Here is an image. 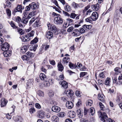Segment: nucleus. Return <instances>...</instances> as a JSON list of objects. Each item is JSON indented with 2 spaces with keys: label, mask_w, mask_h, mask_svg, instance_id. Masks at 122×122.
Masks as SVG:
<instances>
[{
  "label": "nucleus",
  "mask_w": 122,
  "mask_h": 122,
  "mask_svg": "<svg viewBox=\"0 0 122 122\" xmlns=\"http://www.w3.org/2000/svg\"><path fill=\"white\" fill-rule=\"evenodd\" d=\"M53 35V33L51 31H48L46 33V37L48 39H50L52 37Z\"/></svg>",
  "instance_id": "obj_13"
},
{
  "label": "nucleus",
  "mask_w": 122,
  "mask_h": 122,
  "mask_svg": "<svg viewBox=\"0 0 122 122\" xmlns=\"http://www.w3.org/2000/svg\"><path fill=\"white\" fill-rule=\"evenodd\" d=\"M77 16V15L75 13H72L70 15V17L71 18L74 19L75 17Z\"/></svg>",
  "instance_id": "obj_44"
},
{
  "label": "nucleus",
  "mask_w": 122,
  "mask_h": 122,
  "mask_svg": "<svg viewBox=\"0 0 122 122\" xmlns=\"http://www.w3.org/2000/svg\"><path fill=\"white\" fill-rule=\"evenodd\" d=\"M92 11L91 10V9H89L88 10L86 11L85 12H83V13L85 14L86 15H90V13Z\"/></svg>",
  "instance_id": "obj_38"
},
{
  "label": "nucleus",
  "mask_w": 122,
  "mask_h": 122,
  "mask_svg": "<svg viewBox=\"0 0 122 122\" xmlns=\"http://www.w3.org/2000/svg\"><path fill=\"white\" fill-rule=\"evenodd\" d=\"M80 33L79 31L78 30L76 29L73 30L72 34H74V36H77L79 35Z\"/></svg>",
  "instance_id": "obj_20"
},
{
  "label": "nucleus",
  "mask_w": 122,
  "mask_h": 122,
  "mask_svg": "<svg viewBox=\"0 0 122 122\" xmlns=\"http://www.w3.org/2000/svg\"><path fill=\"white\" fill-rule=\"evenodd\" d=\"M81 100H78V101L77 103H76V105L78 107H79L80 105L81 104Z\"/></svg>",
  "instance_id": "obj_62"
},
{
  "label": "nucleus",
  "mask_w": 122,
  "mask_h": 122,
  "mask_svg": "<svg viewBox=\"0 0 122 122\" xmlns=\"http://www.w3.org/2000/svg\"><path fill=\"white\" fill-rule=\"evenodd\" d=\"M69 58L68 57H64L62 60V63L63 64L67 63L69 61Z\"/></svg>",
  "instance_id": "obj_15"
},
{
  "label": "nucleus",
  "mask_w": 122,
  "mask_h": 122,
  "mask_svg": "<svg viewBox=\"0 0 122 122\" xmlns=\"http://www.w3.org/2000/svg\"><path fill=\"white\" fill-rule=\"evenodd\" d=\"M27 49L26 46L25 45L22 48L21 52H22L23 53H24L25 52Z\"/></svg>",
  "instance_id": "obj_40"
},
{
  "label": "nucleus",
  "mask_w": 122,
  "mask_h": 122,
  "mask_svg": "<svg viewBox=\"0 0 122 122\" xmlns=\"http://www.w3.org/2000/svg\"><path fill=\"white\" fill-rule=\"evenodd\" d=\"M61 99L63 102H66L67 100V97H61Z\"/></svg>",
  "instance_id": "obj_61"
},
{
  "label": "nucleus",
  "mask_w": 122,
  "mask_h": 122,
  "mask_svg": "<svg viewBox=\"0 0 122 122\" xmlns=\"http://www.w3.org/2000/svg\"><path fill=\"white\" fill-rule=\"evenodd\" d=\"M35 107H36L38 109H40L41 107L40 105L38 103H36L35 104Z\"/></svg>",
  "instance_id": "obj_58"
},
{
  "label": "nucleus",
  "mask_w": 122,
  "mask_h": 122,
  "mask_svg": "<svg viewBox=\"0 0 122 122\" xmlns=\"http://www.w3.org/2000/svg\"><path fill=\"white\" fill-rule=\"evenodd\" d=\"M29 6H31V8L33 10H35L36 8L37 5L36 4L33 2L29 4Z\"/></svg>",
  "instance_id": "obj_27"
},
{
  "label": "nucleus",
  "mask_w": 122,
  "mask_h": 122,
  "mask_svg": "<svg viewBox=\"0 0 122 122\" xmlns=\"http://www.w3.org/2000/svg\"><path fill=\"white\" fill-rule=\"evenodd\" d=\"M74 29V28L72 26L69 27L67 29V31L68 32H70Z\"/></svg>",
  "instance_id": "obj_59"
},
{
  "label": "nucleus",
  "mask_w": 122,
  "mask_h": 122,
  "mask_svg": "<svg viewBox=\"0 0 122 122\" xmlns=\"http://www.w3.org/2000/svg\"><path fill=\"white\" fill-rule=\"evenodd\" d=\"M34 33L35 32L33 30H32L30 32L28 33L27 35L28 37L29 36V38H30L31 37H33L34 36Z\"/></svg>",
  "instance_id": "obj_32"
},
{
  "label": "nucleus",
  "mask_w": 122,
  "mask_h": 122,
  "mask_svg": "<svg viewBox=\"0 0 122 122\" xmlns=\"http://www.w3.org/2000/svg\"><path fill=\"white\" fill-rule=\"evenodd\" d=\"M38 41V39L37 37H35L34 39L32 41L30 42L31 44H34L36 43Z\"/></svg>",
  "instance_id": "obj_31"
},
{
  "label": "nucleus",
  "mask_w": 122,
  "mask_h": 122,
  "mask_svg": "<svg viewBox=\"0 0 122 122\" xmlns=\"http://www.w3.org/2000/svg\"><path fill=\"white\" fill-rule=\"evenodd\" d=\"M40 78L41 80H44L46 79V76L44 73H41L40 75Z\"/></svg>",
  "instance_id": "obj_21"
},
{
  "label": "nucleus",
  "mask_w": 122,
  "mask_h": 122,
  "mask_svg": "<svg viewBox=\"0 0 122 122\" xmlns=\"http://www.w3.org/2000/svg\"><path fill=\"white\" fill-rule=\"evenodd\" d=\"M91 16L93 21H95L97 19L98 17V15L97 12L95 11L92 13Z\"/></svg>",
  "instance_id": "obj_4"
},
{
  "label": "nucleus",
  "mask_w": 122,
  "mask_h": 122,
  "mask_svg": "<svg viewBox=\"0 0 122 122\" xmlns=\"http://www.w3.org/2000/svg\"><path fill=\"white\" fill-rule=\"evenodd\" d=\"M89 112H90V113H91V114H94L95 113V109L94 108L91 107L88 110H87L86 109H85L84 111V114H89Z\"/></svg>",
  "instance_id": "obj_3"
},
{
  "label": "nucleus",
  "mask_w": 122,
  "mask_h": 122,
  "mask_svg": "<svg viewBox=\"0 0 122 122\" xmlns=\"http://www.w3.org/2000/svg\"><path fill=\"white\" fill-rule=\"evenodd\" d=\"M64 9L65 11L69 12L71 10L70 6L68 4H66L64 7Z\"/></svg>",
  "instance_id": "obj_30"
},
{
  "label": "nucleus",
  "mask_w": 122,
  "mask_h": 122,
  "mask_svg": "<svg viewBox=\"0 0 122 122\" xmlns=\"http://www.w3.org/2000/svg\"><path fill=\"white\" fill-rule=\"evenodd\" d=\"M93 103L92 101L91 100H89L87 101L86 102V105L87 106H90Z\"/></svg>",
  "instance_id": "obj_29"
},
{
  "label": "nucleus",
  "mask_w": 122,
  "mask_h": 122,
  "mask_svg": "<svg viewBox=\"0 0 122 122\" xmlns=\"http://www.w3.org/2000/svg\"><path fill=\"white\" fill-rule=\"evenodd\" d=\"M63 13L66 16L68 17H69L70 16V15L66 12L63 11Z\"/></svg>",
  "instance_id": "obj_63"
},
{
  "label": "nucleus",
  "mask_w": 122,
  "mask_h": 122,
  "mask_svg": "<svg viewBox=\"0 0 122 122\" xmlns=\"http://www.w3.org/2000/svg\"><path fill=\"white\" fill-rule=\"evenodd\" d=\"M28 21V18H23L21 20V22L24 24H26Z\"/></svg>",
  "instance_id": "obj_36"
},
{
  "label": "nucleus",
  "mask_w": 122,
  "mask_h": 122,
  "mask_svg": "<svg viewBox=\"0 0 122 122\" xmlns=\"http://www.w3.org/2000/svg\"><path fill=\"white\" fill-rule=\"evenodd\" d=\"M15 107L14 105H13L10 109L9 113L10 114H14V113L15 109Z\"/></svg>",
  "instance_id": "obj_23"
},
{
  "label": "nucleus",
  "mask_w": 122,
  "mask_h": 122,
  "mask_svg": "<svg viewBox=\"0 0 122 122\" xmlns=\"http://www.w3.org/2000/svg\"><path fill=\"white\" fill-rule=\"evenodd\" d=\"M21 20V19L19 16H17L15 19V21L18 23H19Z\"/></svg>",
  "instance_id": "obj_51"
},
{
  "label": "nucleus",
  "mask_w": 122,
  "mask_h": 122,
  "mask_svg": "<svg viewBox=\"0 0 122 122\" xmlns=\"http://www.w3.org/2000/svg\"><path fill=\"white\" fill-rule=\"evenodd\" d=\"M83 27L85 30H89L91 28L92 26L91 25H84L83 26Z\"/></svg>",
  "instance_id": "obj_26"
},
{
  "label": "nucleus",
  "mask_w": 122,
  "mask_h": 122,
  "mask_svg": "<svg viewBox=\"0 0 122 122\" xmlns=\"http://www.w3.org/2000/svg\"><path fill=\"white\" fill-rule=\"evenodd\" d=\"M66 106L68 108L71 109L73 107L74 104L71 101H69L66 102Z\"/></svg>",
  "instance_id": "obj_10"
},
{
  "label": "nucleus",
  "mask_w": 122,
  "mask_h": 122,
  "mask_svg": "<svg viewBox=\"0 0 122 122\" xmlns=\"http://www.w3.org/2000/svg\"><path fill=\"white\" fill-rule=\"evenodd\" d=\"M1 101L0 106L2 107H5L7 102V101L4 98L2 99L1 100Z\"/></svg>",
  "instance_id": "obj_9"
},
{
  "label": "nucleus",
  "mask_w": 122,
  "mask_h": 122,
  "mask_svg": "<svg viewBox=\"0 0 122 122\" xmlns=\"http://www.w3.org/2000/svg\"><path fill=\"white\" fill-rule=\"evenodd\" d=\"M51 30L54 32H56L57 31V29L56 27L54 25H52L51 29Z\"/></svg>",
  "instance_id": "obj_42"
},
{
  "label": "nucleus",
  "mask_w": 122,
  "mask_h": 122,
  "mask_svg": "<svg viewBox=\"0 0 122 122\" xmlns=\"http://www.w3.org/2000/svg\"><path fill=\"white\" fill-rule=\"evenodd\" d=\"M83 28H81L79 29V32L81 34H82L85 32V30Z\"/></svg>",
  "instance_id": "obj_50"
},
{
  "label": "nucleus",
  "mask_w": 122,
  "mask_h": 122,
  "mask_svg": "<svg viewBox=\"0 0 122 122\" xmlns=\"http://www.w3.org/2000/svg\"><path fill=\"white\" fill-rule=\"evenodd\" d=\"M72 7L75 9H77L79 6L76 3L74 2H73L72 3Z\"/></svg>",
  "instance_id": "obj_35"
},
{
  "label": "nucleus",
  "mask_w": 122,
  "mask_h": 122,
  "mask_svg": "<svg viewBox=\"0 0 122 122\" xmlns=\"http://www.w3.org/2000/svg\"><path fill=\"white\" fill-rule=\"evenodd\" d=\"M33 80L32 79H29L26 83L27 86L28 87L32 86L33 85Z\"/></svg>",
  "instance_id": "obj_22"
},
{
  "label": "nucleus",
  "mask_w": 122,
  "mask_h": 122,
  "mask_svg": "<svg viewBox=\"0 0 122 122\" xmlns=\"http://www.w3.org/2000/svg\"><path fill=\"white\" fill-rule=\"evenodd\" d=\"M1 46V49L3 51H8L10 47L9 44L7 43H5Z\"/></svg>",
  "instance_id": "obj_2"
},
{
  "label": "nucleus",
  "mask_w": 122,
  "mask_h": 122,
  "mask_svg": "<svg viewBox=\"0 0 122 122\" xmlns=\"http://www.w3.org/2000/svg\"><path fill=\"white\" fill-rule=\"evenodd\" d=\"M52 110L54 112H58L61 110L60 108L57 106H53L51 108Z\"/></svg>",
  "instance_id": "obj_11"
},
{
  "label": "nucleus",
  "mask_w": 122,
  "mask_h": 122,
  "mask_svg": "<svg viewBox=\"0 0 122 122\" xmlns=\"http://www.w3.org/2000/svg\"><path fill=\"white\" fill-rule=\"evenodd\" d=\"M37 14L36 12L35 11H33L30 12L29 14L27 16L28 18L30 19L32 17L34 16Z\"/></svg>",
  "instance_id": "obj_17"
},
{
  "label": "nucleus",
  "mask_w": 122,
  "mask_h": 122,
  "mask_svg": "<svg viewBox=\"0 0 122 122\" xmlns=\"http://www.w3.org/2000/svg\"><path fill=\"white\" fill-rule=\"evenodd\" d=\"M44 84L45 86L46 87L48 86H50V83L48 81H44Z\"/></svg>",
  "instance_id": "obj_48"
},
{
  "label": "nucleus",
  "mask_w": 122,
  "mask_h": 122,
  "mask_svg": "<svg viewBox=\"0 0 122 122\" xmlns=\"http://www.w3.org/2000/svg\"><path fill=\"white\" fill-rule=\"evenodd\" d=\"M82 111L81 109H78L77 110L76 113L77 114H82Z\"/></svg>",
  "instance_id": "obj_64"
},
{
  "label": "nucleus",
  "mask_w": 122,
  "mask_h": 122,
  "mask_svg": "<svg viewBox=\"0 0 122 122\" xmlns=\"http://www.w3.org/2000/svg\"><path fill=\"white\" fill-rule=\"evenodd\" d=\"M38 45L37 44L34 45V46L32 45L30 47V49L31 51H35Z\"/></svg>",
  "instance_id": "obj_28"
},
{
  "label": "nucleus",
  "mask_w": 122,
  "mask_h": 122,
  "mask_svg": "<svg viewBox=\"0 0 122 122\" xmlns=\"http://www.w3.org/2000/svg\"><path fill=\"white\" fill-rule=\"evenodd\" d=\"M30 39L29 37H28L27 35H24L22 37V40L24 42H26L29 41Z\"/></svg>",
  "instance_id": "obj_12"
},
{
  "label": "nucleus",
  "mask_w": 122,
  "mask_h": 122,
  "mask_svg": "<svg viewBox=\"0 0 122 122\" xmlns=\"http://www.w3.org/2000/svg\"><path fill=\"white\" fill-rule=\"evenodd\" d=\"M38 94L39 96L42 97L44 95V92L41 91H39Z\"/></svg>",
  "instance_id": "obj_57"
},
{
  "label": "nucleus",
  "mask_w": 122,
  "mask_h": 122,
  "mask_svg": "<svg viewBox=\"0 0 122 122\" xmlns=\"http://www.w3.org/2000/svg\"><path fill=\"white\" fill-rule=\"evenodd\" d=\"M76 68H78L81 69V67H82V65L79 62L77 63L76 65Z\"/></svg>",
  "instance_id": "obj_52"
},
{
  "label": "nucleus",
  "mask_w": 122,
  "mask_h": 122,
  "mask_svg": "<svg viewBox=\"0 0 122 122\" xmlns=\"http://www.w3.org/2000/svg\"><path fill=\"white\" fill-rule=\"evenodd\" d=\"M72 91L71 90H67L66 92V95L68 97H71L73 95Z\"/></svg>",
  "instance_id": "obj_25"
},
{
  "label": "nucleus",
  "mask_w": 122,
  "mask_h": 122,
  "mask_svg": "<svg viewBox=\"0 0 122 122\" xmlns=\"http://www.w3.org/2000/svg\"><path fill=\"white\" fill-rule=\"evenodd\" d=\"M51 2L54 3L55 4L57 7H58V5L57 1L56 0H51Z\"/></svg>",
  "instance_id": "obj_54"
},
{
  "label": "nucleus",
  "mask_w": 122,
  "mask_h": 122,
  "mask_svg": "<svg viewBox=\"0 0 122 122\" xmlns=\"http://www.w3.org/2000/svg\"><path fill=\"white\" fill-rule=\"evenodd\" d=\"M18 31L21 35L23 34L24 32V31L22 29L20 28H18Z\"/></svg>",
  "instance_id": "obj_45"
},
{
  "label": "nucleus",
  "mask_w": 122,
  "mask_h": 122,
  "mask_svg": "<svg viewBox=\"0 0 122 122\" xmlns=\"http://www.w3.org/2000/svg\"><path fill=\"white\" fill-rule=\"evenodd\" d=\"M14 120L16 122H22L23 119L20 116L17 115L15 117H13Z\"/></svg>",
  "instance_id": "obj_7"
},
{
  "label": "nucleus",
  "mask_w": 122,
  "mask_h": 122,
  "mask_svg": "<svg viewBox=\"0 0 122 122\" xmlns=\"http://www.w3.org/2000/svg\"><path fill=\"white\" fill-rule=\"evenodd\" d=\"M111 78H110L107 77V78L105 82V84L106 85H109L111 82Z\"/></svg>",
  "instance_id": "obj_24"
},
{
  "label": "nucleus",
  "mask_w": 122,
  "mask_h": 122,
  "mask_svg": "<svg viewBox=\"0 0 122 122\" xmlns=\"http://www.w3.org/2000/svg\"><path fill=\"white\" fill-rule=\"evenodd\" d=\"M3 53L4 56L5 57L10 56L11 55V52L10 51H4Z\"/></svg>",
  "instance_id": "obj_14"
},
{
  "label": "nucleus",
  "mask_w": 122,
  "mask_h": 122,
  "mask_svg": "<svg viewBox=\"0 0 122 122\" xmlns=\"http://www.w3.org/2000/svg\"><path fill=\"white\" fill-rule=\"evenodd\" d=\"M10 24L11 26L14 28H17V26H16L14 24L13 22L11 21L10 23Z\"/></svg>",
  "instance_id": "obj_55"
},
{
  "label": "nucleus",
  "mask_w": 122,
  "mask_h": 122,
  "mask_svg": "<svg viewBox=\"0 0 122 122\" xmlns=\"http://www.w3.org/2000/svg\"><path fill=\"white\" fill-rule=\"evenodd\" d=\"M29 112L30 113H33L35 112V110L33 108H31L30 109Z\"/></svg>",
  "instance_id": "obj_56"
},
{
  "label": "nucleus",
  "mask_w": 122,
  "mask_h": 122,
  "mask_svg": "<svg viewBox=\"0 0 122 122\" xmlns=\"http://www.w3.org/2000/svg\"><path fill=\"white\" fill-rule=\"evenodd\" d=\"M86 20L87 22L91 23L92 21H94L93 19H92V18L90 16V17H88L86 19Z\"/></svg>",
  "instance_id": "obj_41"
},
{
  "label": "nucleus",
  "mask_w": 122,
  "mask_h": 122,
  "mask_svg": "<svg viewBox=\"0 0 122 122\" xmlns=\"http://www.w3.org/2000/svg\"><path fill=\"white\" fill-rule=\"evenodd\" d=\"M81 92L78 91H76V96L78 97H80L81 96Z\"/></svg>",
  "instance_id": "obj_53"
},
{
  "label": "nucleus",
  "mask_w": 122,
  "mask_h": 122,
  "mask_svg": "<svg viewBox=\"0 0 122 122\" xmlns=\"http://www.w3.org/2000/svg\"><path fill=\"white\" fill-rule=\"evenodd\" d=\"M54 23L56 24H61L63 23V20L60 16H58L55 18L54 19Z\"/></svg>",
  "instance_id": "obj_1"
},
{
  "label": "nucleus",
  "mask_w": 122,
  "mask_h": 122,
  "mask_svg": "<svg viewBox=\"0 0 122 122\" xmlns=\"http://www.w3.org/2000/svg\"><path fill=\"white\" fill-rule=\"evenodd\" d=\"M51 119L53 122H58L59 121V118L56 116H53L51 118Z\"/></svg>",
  "instance_id": "obj_19"
},
{
  "label": "nucleus",
  "mask_w": 122,
  "mask_h": 122,
  "mask_svg": "<svg viewBox=\"0 0 122 122\" xmlns=\"http://www.w3.org/2000/svg\"><path fill=\"white\" fill-rule=\"evenodd\" d=\"M117 102H119L122 101V96L120 95L117 97Z\"/></svg>",
  "instance_id": "obj_39"
},
{
  "label": "nucleus",
  "mask_w": 122,
  "mask_h": 122,
  "mask_svg": "<svg viewBox=\"0 0 122 122\" xmlns=\"http://www.w3.org/2000/svg\"><path fill=\"white\" fill-rule=\"evenodd\" d=\"M91 7L93 10L97 11L99 9V5L98 3H97L96 4L92 5Z\"/></svg>",
  "instance_id": "obj_5"
},
{
  "label": "nucleus",
  "mask_w": 122,
  "mask_h": 122,
  "mask_svg": "<svg viewBox=\"0 0 122 122\" xmlns=\"http://www.w3.org/2000/svg\"><path fill=\"white\" fill-rule=\"evenodd\" d=\"M26 54L28 57H32L34 56V54L33 53L29 51L27 52Z\"/></svg>",
  "instance_id": "obj_34"
},
{
  "label": "nucleus",
  "mask_w": 122,
  "mask_h": 122,
  "mask_svg": "<svg viewBox=\"0 0 122 122\" xmlns=\"http://www.w3.org/2000/svg\"><path fill=\"white\" fill-rule=\"evenodd\" d=\"M6 12L8 16H11V11L10 9H7Z\"/></svg>",
  "instance_id": "obj_46"
},
{
  "label": "nucleus",
  "mask_w": 122,
  "mask_h": 122,
  "mask_svg": "<svg viewBox=\"0 0 122 122\" xmlns=\"http://www.w3.org/2000/svg\"><path fill=\"white\" fill-rule=\"evenodd\" d=\"M22 6L21 5H19L15 9L16 12H20L21 13L22 12Z\"/></svg>",
  "instance_id": "obj_16"
},
{
  "label": "nucleus",
  "mask_w": 122,
  "mask_h": 122,
  "mask_svg": "<svg viewBox=\"0 0 122 122\" xmlns=\"http://www.w3.org/2000/svg\"><path fill=\"white\" fill-rule=\"evenodd\" d=\"M119 68L118 67H116L114 69V71L115 72V74H118L120 72V71L119 70Z\"/></svg>",
  "instance_id": "obj_49"
},
{
  "label": "nucleus",
  "mask_w": 122,
  "mask_h": 122,
  "mask_svg": "<svg viewBox=\"0 0 122 122\" xmlns=\"http://www.w3.org/2000/svg\"><path fill=\"white\" fill-rule=\"evenodd\" d=\"M90 7V6L89 5H88L87 6L85 7L84 10L83 11V12H85L86 11H87Z\"/></svg>",
  "instance_id": "obj_60"
},
{
  "label": "nucleus",
  "mask_w": 122,
  "mask_h": 122,
  "mask_svg": "<svg viewBox=\"0 0 122 122\" xmlns=\"http://www.w3.org/2000/svg\"><path fill=\"white\" fill-rule=\"evenodd\" d=\"M98 98L102 102H104V98L103 95L102 94L100 95L99 94L98 96Z\"/></svg>",
  "instance_id": "obj_33"
},
{
  "label": "nucleus",
  "mask_w": 122,
  "mask_h": 122,
  "mask_svg": "<svg viewBox=\"0 0 122 122\" xmlns=\"http://www.w3.org/2000/svg\"><path fill=\"white\" fill-rule=\"evenodd\" d=\"M59 83L61 85L62 87L64 88H66L68 87V83L65 81H61Z\"/></svg>",
  "instance_id": "obj_6"
},
{
  "label": "nucleus",
  "mask_w": 122,
  "mask_h": 122,
  "mask_svg": "<svg viewBox=\"0 0 122 122\" xmlns=\"http://www.w3.org/2000/svg\"><path fill=\"white\" fill-rule=\"evenodd\" d=\"M21 57L23 60H27L29 59V57L26 55H24Z\"/></svg>",
  "instance_id": "obj_47"
},
{
  "label": "nucleus",
  "mask_w": 122,
  "mask_h": 122,
  "mask_svg": "<svg viewBox=\"0 0 122 122\" xmlns=\"http://www.w3.org/2000/svg\"><path fill=\"white\" fill-rule=\"evenodd\" d=\"M69 67L73 69L76 68V65H75L70 62L69 63Z\"/></svg>",
  "instance_id": "obj_43"
},
{
  "label": "nucleus",
  "mask_w": 122,
  "mask_h": 122,
  "mask_svg": "<svg viewBox=\"0 0 122 122\" xmlns=\"http://www.w3.org/2000/svg\"><path fill=\"white\" fill-rule=\"evenodd\" d=\"M58 67L59 71H62L64 69V67L61 62H59L58 65Z\"/></svg>",
  "instance_id": "obj_18"
},
{
  "label": "nucleus",
  "mask_w": 122,
  "mask_h": 122,
  "mask_svg": "<svg viewBox=\"0 0 122 122\" xmlns=\"http://www.w3.org/2000/svg\"><path fill=\"white\" fill-rule=\"evenodd\" d=\"M99 76L100 78H104L106 77L104 73L103 72H102L100 73L99 75Z\"/></svg>",
  "instance_id": "obj_37"
},
{
  "label": "nucleus",
  "mask_w": 122,
  "mask_h": 122,
  "mask_svg": "<svg viewBox=\"0 0 122 122\" xmlns=\"http://www.w3.org/2000/svg\"><path fill=\"white\" fill-rule=\"evenodd\" d=\"M100 120L103 122H105L107 120L108 117L107 115H100L99 116Z\"/></svg>",
  "instance_id": "obj_8"
}]
</instances>
